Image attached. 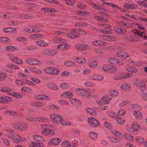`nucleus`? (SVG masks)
Here are the masks:
<instances>
[{
    "label": "nucleus",
    "mask_w": 147,
    "mask_h": 147,
    "mask_svg": "<svg viewBox=\"0 0 147 147\" xmlns=\"http://www.w3.org/2000/svg\"><path fill=\"white\" fill-rule=\"evenodd\" d=\"M87 33L84 30L74 29L72 30L70 34L67 35L68 37L71 38H76L79 37L80 34H86Z\"/></svg>",
    "instance_id": "f257e3e1"
},
{
    "label": "nucleus",
    "mask_w": 147,
    "mask_h": 147,
    "mask_svg": "<svg viewBox=\"0 0 147 147\" xmlns=\"http://www.w3.org/2000/svg\"><path fill=\"white\" fill-rule=\"evenodd\" d=\"M50 118L54 123H60L62 125H67L66 123L64 121L62 116L58 114H53L51 115Z\"/></svg>",
    "instance_id": "f03ea898"
},
{
    "label": "nucleus",
    "mask_w": 147,
    "mask_h": 147,
    "mask_svg": "<svg viewBox=\"0 0 147 147\" xmlns=\"http://www.w3.org/2000/svg\"><path fill=\"white\" fill-rule=\"evenodd\" d=\"M50 126L49 125L44 124L41 125V127L44 128L41 131L42 134H45L46 136L53 135L55 134V131L51 129H49Z\"/></svg>",
    "instance_id": "7ed1b4c3"
},
{
    "label": "nucleus",
    "mask_w": 147,
    "mask_h": 147,
    "mask_svg": "<svg viewBox=\"0 0 147 147\" xmlns=\"http://www.w3.org/2000/svg\"><path fill=\"white\" fill-rule=\"evenodd\" d=\"M12 126L13 128L22 131L26 130L27 127L26 124L22 123H15L12 125Z\"/></svg>",
    "instance_id": "20e7f679"
},
{
    "label": "nucleus",
    "mask_w": 147,
    "mask_h": 147,
    "mask_svg": "<svg viewBox=\"0 0 147 147\" xmlns=\"http://www.w3.org/2000/svg\"><path fill=\"white\" fill-rule=\"evenodd\" d=\"M89 124L92 127H99L100 124L98 121L94 118L92 117L88 119Z\"/></svg>",
    "instance_id": "39448f33"
},
{
    "label": "nucleus",
    "mask_w": 147,
    "mask_h": 147,
    "mask_svg": "<svg viewBox=\"0 0 147 147\" xmlns=\"http://www.w3.org/2000/svg\"><path fill=\"white\" fill-rule=\"evenodd\" d=\"M34 138L35 140H36L38 142L39 145L38 146L40 147H43L44 146V144H42L44 140V138L41 136L39 135H36L34 136Z\"/></svg>",
    "instance_id": "423d86ee"
},
{
    "label": "nucleus",
    "mask_w": 147,
    "mask_h": 147,
    "mask_svg": "<svg viewBox=\"0 0 147 147\" xmlns=\"http://www.w3.org/2000/svg\"><path fill=\"white\" fill-rule=\"evenodd\" d=\"M134 84L136 86L139 87L141 90L144 89L146 87L145 82L142 80L136 79L135 81Z\"/></svg>",
    "instance_id": "0eeeda50"
},
{
    "label": "nucleus",
    "mask_w": 147,
    "mask_h": 147,
    "mask_svg": "<svg viewBox=\"0 0 147 147\" xmlns=\"http://www.w3.org/2000/svg\"><path fill=\"white\" fill-rule=\"evenodd\" d=\"M43 53L46 55L51 56L56 55L57 52L55 51L47 49L44 50Z\"/></svg>",
    "instance_id": "6e6552de"
},
{
    "label": "nucleus",
    "mask_w": 147,
    "mask_h": 147,
    "mask_svg": "<svg viewBox=\"0 0 147 147\" xmlns=\"http://www.w3.org/2000/svg\"><path fill=\"white\" fill-rule=\"evenodd\" d=\"M131 127L132 128V133L134 134H137L138 133L140 127L137 123H133Z\"/></svg>",
    "instance_id": "1a4fd4ad"
},
{
    "label": "nucleus",
    "mask_w": 147,
    "mask_h": 147,
    "mask_svg": "<svg viewBox=\"0 0 147 147\" xmlns=\"http://www.w3.org/2000/svg\"><path fill=\"white\" fill-rule=\"evenodd\" d=\"M90 78L92 80L96 81H101L104 79V77L99 74H94L91 76Z\"/></svg>",
    "instance_id": "9d476101"
},
{
    "label": "nucleus",
    "mask_w": 147,
    "mask_h": 147,
    "mask_svg": "<svg viewBox=\"0 0 147 147\" xmlns=\"http://www.w3.org/2000/svg\"><path fill=\"white\" fill-rule=\"evenodd\" d=\"M109 63L113 64H118V65H123L122 62L119 60H118L117 59L112 58L110 59L109 60Z\"/></svg>",
    "instance_id": "9b49d317"
},
{
    "label": "nucleus",
    "mask_w": 147,
    "mask_h": 147,
    "mask_svg": "<svg viewBox=\"0 0 147 147\" xmlns=\"http://www.w3.org/2000/svg\"><path fill=\"white\" fill-rule=\"evenodd\" d=\"M76 91L78 94L82 96L86 95L88 93V92L86 90L80 88L77 89Z\"/></svg>",
    "instance_id": "f8f14e48"
},
{
    "label": "nucleus",
    "mask_w": 147,
    "mask_h": 147,
    "mask_svg": "<svg viewBox=\"0 0 147 147\" xmlns=\"http://www.w3.org/2000/svg\"><path fill=\"white\" fill-rule=\"evenodd\" d=\"M61 142L60 139L58 138H54L50 140L49 143L51 145H56L58 144Z\"/></svg>",
    "instance_id": "ddd939ff"
},
{
    "label": "nucleus",
    "mask_w": 147,
    "mask_h": 147,
    "mask_svg": "<svg viewBox=\"0 0 147 147\" xmlns=\"http://www.w3.org/2000/svg\"><path fill=\"white\" fill-rule=\"evenodd\" d=\"M47 86L49 88L54 90H57L58 89V87L57 85L51 83H48L47 84Z\"/></svg>",
    "instance_id": "4468645a"
},
{
    "label": "nucleus",
    "mask_w": 147,
    "mask_h": 147,
    "mask_svg": "<svg viewBox=\"0 0 147 147\" xmlns=\"http://www.w3.org/2000/svg\"><path fill=\"white\" fill-rule=\"evenodd\" d=\"M61 96L64 98H71L73 96V94L70 92H66L62 94Z\"/></svg>",
    "instance_id": "2eb2a0df"
},
{
    "label": "nucleus",
    "mask_w": 147,
    "mask_h": 147,
    "mask_svg": "<svg viewBox=\"0 0 147 147\" xmlns=\"http://www.w3.org/2000/svg\"><path fill=\"white\" fill-rule=\"evenodd\" d=\"M13 139L15 142L18 143L24 141L25 139L22 138L20 136L18 135H15Z\"/></svg>",
    "instance_id": "dca6fc26"
},
{
    "label": "nucleus",
    "mask_w": 147,
    "mask_h": 147,
    "mask_svg": "<svg viewBox=\"0 0 147 147\" xmlns=\"http://www.w3.org/2000/svg\"><path fill=\"white\" fill-rule=\"evenodd\" d=\"M12 101V99L10 97L5 96H2V103H8L11 102Z\"/></svg>",
    "instance_id": "f3484780"
},
{
    "label": "nucleus",
    "mask_w": 147,
    "mask_h": 147,
    "mask_svg": "<svg viewBox=\"0 0 147 147\" xmlns=\"http://www.w3.org/2000/svg\"><path fill=\"white\" fill-rule=\"evenodd\" d=\"M89 135L90 138L93 140H96L97 138L98 134L94 132H90Z\"/></svg>",
    "instance_id": "a211bd4d"
},
{
    "label": "nucleus",
    "mask_w": 147,
    "mask_h": 147,
    "mask_svg": "<svg viewBox=\"0 0 147 147\" xmlns=\"http://www.w3.org/2000/svg\"><path fill=\"white\" fill-rule=\"evenodd\" d=\"M125 76V73L119 74L115 76L114 79L116 80H121L124 78Z\"/></svg>",
    "instance_id": "6ab92c4d"
},
{
    "label": "nucleus",
    "mask_w": 147,
    "mask_h": 147,
    "mask_svg": "<svg viewBox=\"0 0 147 147\" xmlns=\"http://www.w3.org/2000/svg\"><path fill=\"white\" fill-rule=\"evenodd\" d=\"M93 45L95 46H102V45L106 44L107 45L106 43L103 41L101 40H95L93 41L92 42Z\"/></svg>",
    "instance_id": "aec40b11"
},
{
    "label": "nucleus",
    "mask_w": 147,
    "mask_h": 147,
    "mask_svg": "<svg viewBox=\"0 0 147 147\" xmlns=\"http://www.w3.org/2000/svg\"><path fill=\"white\" fill-rule=\"evenodd\" d=\"M38 98L37 99L40 100H50V98L48 97L47 96L43 95H39L38 96Z\"/></svg>",
    "instance_id": "412c9836"
},
{
    "label": "nucleus",
    "mask_w": 147,
    "mask_h": 147,
    "mask_svg": "<svg viewBox=\"0 0 147 147\" xmlns=\"http://www.w3.org/2000/svg\"><path fill=\"white\" fill-rule=\"evenodd\" d=\"M141 91L143 93L142 98L143 99L145 100H147V88L146 87L141 90Z\"/></svg>",
    "instance_id": "4be33fe9"
},
{
    "label": "nucleus",
    "mask_w": 147,
    "mask_h": 147,
    "mask_svg": "<svg viewBox=\"0 0 147 147\" xmlns=\"http://www.w3.org/2000/svg\"><path fill=\"white\" fill-rule=\"evenodd\" d=\"M130 109L131 110L138 111L141 109V107L138 105L133 104L130 106Z\"/></svg>",
    "instance_id": "5701e85b"
},
{
    "label": "nucleus",
    "mask_w": 147,
    "mask_h": 147,
    "mask_svg": "<svg viewBox=\"0 0 147 147\" xmlns=\"http://www.w3.org/2000/svg\"><path fill=\"white\" fill-rule=\"evenodd\" d=\"M71 102L75 105L80 106L81 105V102L78 99H71L70 100Z\"/></svg>",
    "instance_id": "b1692460"
},
{
    "label": "nucleus",
    "mask_w": 147,
    "mask_h": 147,
    "mask_svg": "<svg viewBox=\"0 0 147 147\" xmlns=\"http://www.w3.org/2000/svg\"><path fill=\"white\" fill-rule=\"evenodd\" d=\"M107 113L109 116L113 119H116L117 118L116 113L113 111L110 110H108L107 111Z\"/></svg>",
    "instance_id": "393cba45"
},
{
    "label": "nucleus",
    "mask_w": 147,
    "mask_h": 147,
    "mask_svg": "<svg viewBox=\"0 0 147 147\" xmlns=\"http://www.w3.org/2000/svg\"><path fill=\"white\" fill-rule=\"evenodd\" d=\"M69 47V46L68 45L66 44L65 45L62 44L61 45H59L57 47V49H61V50H63L64 49L66 50L67 49L68 47Z\"/></svg>",
    "instance_id": "a878e982"
},
{
    "label": "nucleus",
    "mask_w": 147,
    "mask_h": 147,
    "mask_svg": "<svg viewBox=\"0 0 147 147\" xmlns=\"http://www.w3.org/2000/svg\"><path fill=\"white\" fill-rule=\"evenodd\" d=\"M134 115L138 119L141 118L142 116L141 113L138 111H135L134 113Z\"/></svg>",
    "instance_id": "bb28decb"
},
{
    "label": "nucleus",
    "mask_w": 147,
    "mask_h": 147,
    "mask_svg": "<svg viewBox=\"0 0 147 147\" xmlns=\"http://www.w3.org/2000/svg\"><path fill=\"white\" fill-rule=\"evenodd\" d=\"M123 7L124 8L127 9H134L136 8L135 6L133 4H129L128 3H126L125 4Z\"/></svg>",
    "instance_id": "cd10ccee"
},
{
    "label": "nucleus",
    "mask_w": 147,
    "mask_h": 147,
    "mask_svg": "<svg viewBox=\"0 0 147 147\" xmlns=\"http://www.w3.org/2000/svg\"><path fill=\"white\" fill-rule=\"evenodd\" d=\"M112 132L114 135L117 137L118 138L120 139H122L123 136L120 132L115 131H113Z\"/></svg>",
    "instance_id": "c85d7f7f"
},
{
    "label": "nucleus",
    "mask_w": 147,
    "mask_h": 147,
    "mask_svg": "<svg viewBox=\"0 0 147 147\" xmlns=\"http://www.w3.org/2000/svg\"><path fill=\"white\" fill-rule=\"evenodd\" d=\"M31 105L35 107H41L45 105L42 103L39 102H34L31 104Z\"/></svg>",
    "instance_id": "c756f323"
},
{
    "label": "nucleus",
    "mask_w": 147,
    "mask_h": 147,
    "mask_svg": "<svg viewBox=\"0 0 147 147\" xmlns=\"http://www.w3.org/2000/svg\"><path fill=\"white\" fill-rule=\"evenodd\" d=\"M36 43L38 45L42 47L46 46L48 45L43 40L37 41Z\"/></svg>",
    "instance_id": "7c9ffc66"
},
{
    "label": "nucleus",
    "mask_w": 147,
    "mask_h": 147,
    "mask_svg": "<svg viewBox=\"0 0 147 147\" xmlns=\"http://www.w3.org/2000/svg\"><path fill=\"white\" fill-rule=\"evenodd\" d=\"M114 30L115 32L119 34H122L125 32V30H122L121 28L117 26L115 27V28Z\"/></svg>",
    "instance_id": "2f4dec72"
},
{
    "label": "nucleus",
    "mask_w": 147,
    "mask_h": 147,
    "mask_svg": "<svg viewBox=\"0 0 147 147\" xmlns=\"http://www.w3.org/2000/svg\"><path fill=\"white\" fill-rule=\"evenodd\" d=\"M104 39L109 41H114L115 40V38L112 37L111 36H108L107 35H104L103 36Z\"/></svg>",
    "instance_id": "473e14b6"
},
{
    "label": "nucleus",
    "mask_w": 147,
    "mask_h": 147,
    "mask_svg": "<svg viewBox=\"0 0 147 147\" xmlns=\"http://www.w3.org/2000/svg\"><path fill=\"white\" fill-rule=\"evenodd\" d=\"M51 74L53 75H57L60 74L59 70L56 68L52 67Z\"/></svg>",
    "instance_id": "72a5a7b5"
},
{
    "label": "nucleus",
    "mask_w": 147,
    "mask_h": 147,
    "mask_svg": "<svg viewBox=\"0 0 147 147\" xmlns=\"http://www.w3.org/2000/svg\"><path fill=\"white\" fill-rule=\"evenodd\" d=\"M75 61H76L79 63H84L86 62L85 59L82 57L77 58Z\"/></svg>",
    "instance_id": "f704fd0d"
},
{
    "label": "nucleus",
    "mask_w": 147,
    "mask_h": 147,
    "mask_svg": "<svg viewBox=\"0 0 147 147\" xmlns=\"http://www.w3.org/2000/svg\"><path fill=\"white\" fill-rule=\"evenodd\" d=\"M16 28H11L10 27H7L3 29V31L6 32H12L15 31Z\"/></svg>",
    "instance_id": "c9c22d12"
},
{
    "label": "nucleus",
    "mask_w": 147,
    "mask_h": 147,
    "mask_svg": "<svg viewBox=\"0 0 147 147\" xmlns=\"http://www.w3.org/2000/svg\"><path fill=\"white\" fill-rule=\"evenodd\" d=\"M63 144H64V147H76L74 145H71L70 144L69 142L67 141H65L63 142L62 143Z\"/></svg>",
    "instance_id": "e433bc0d"
},
{
    "label": "nucleus",
    "mask_w": 147,
    "mask_h": 147,
    "mask_svg": "<svg viewBox=\"0 0 147 147\" xmlns=\"http://www.w3.org/2000/svg\"><path fill=\"white\" fill-rule=\"evenodd\" d=\"M7 51L10 52L14 51L17 50L15 47L12 46H7L6 47Z\"/></svg>",
    "instance_id": "4c0bfd02"
},
{
    "label": "nucleus",
    "mask_w": 147,
    "mask_h": 147,
    "mask_svg": "<svg viewBox=\"0 0 147 147\" xmlns=\"http://www.w3.org/2000/svg\"><path fill=\"white\" fill-rule=\"evenodd\" d=\"M127 70L129 72L133 73H137L138 72V70L136 68L132 67L130 66L127 69Z\"/></svg>",
    "instance_id": "58836bf2"
},
{
    "label": "nucleus",
    "mask_w": 147,
    "mask_h": 147,
    "mask_svg": "<svg viewBox=\"0 0 147 147\" xmlns=\"http://www.w3.org/2000/svg\"><path fill=\"white\" fill-rule=\"evenodd\" d=\"M37 120L40 122H49L50 121L48 119L43 117L37 118Z\"/></svg>",
    "instance_id": "ea45409f"
},
{
    "label": "nucleus",
    "mask_w": 147,
    "mask_h": 147,
    "mask_svg": "<svg viewBox=\"0 0 147 147\" xmlns=\"http://www.w3.org/2000/svg\"><path fill=\"white\" fill-rule=\"evenodd\" d=\"M120 88L121 89L126 90L130 88V86L129 84H125L121 85Z\"/></svg>",
    "instance_id": "a19ab883"
},
{
    "label": "nucleus",
    "mask_w": 147,
    "mask_h": 147,
    "mask_svg": "<svg viewBox=\"0 0 147 147\" xmlns=\"http://www.w3.org/2000/svg\"><path fill=\"white\" fill-rule=\"evenodd\" d=\"M98 62L95 61H91L89 63V65L92 68H94L97 66Z\"/></svg>",
    "instance_id": "79ce46f5"
},
{
    "label": "nucleus",
    "mask_w": 147,
    "mask_h": 147,
    "mask_svg": "<svg viewBox=\"0 0 147 147\" xmlns=\"http://www.w3.org/2000/svg\"><path fill=\"white\" fill-rule=\"evenodd\" d=\"M7 77L6 74L4 73L0 72V81H3L5 80Z\"/></svg>",
    "instance_id": "37998d69"
},
{
    "label": "nucleus",
    "mask_w": 147,
    "mask_h": 147,
    "mask_svg": "<svg viewBox=\"0 0 147 147\" xmlns=\"http://www.w3.org/2000/svg\"><path fill=\"white\" fill-rule=\"evenodd\" d=\"M64 64L67 67H73L75 65V63L71 61H68L65 62Z\"/></svg>",
    "instance_id": "c03bdc74"
},
{
    "label": "nucleus",
    "mask_w": 147,
    "mask_h": 147,
    "mask_svg": "<svg viewBox=\"0 0 147 147\" xmlns=\"http://www.w3.org/2000/svg\"><path fill=\"white\" fill-rule=\"evenodd\" d=\"M84 84L85 86H89L90 87H94L95 86V84L92 82L87 81L84 83Z\"/></svg>",
    "instance_id": "a18cd8bd"
},
{
    "label": "nucleus",
    "mask_w": 147,
    "mask_h": 147,
    "mask_svg": "<svg viewBox=\"0 0 147 147\" xmlns=\"http://www.w3.org/2000/svg\"><path fill=\"white\" fill-rule=\"evenodd\" d=\"M124 136L125 137V139L128 140H133L134 139L133 137L130 134H125L124 135Z\"/></svg>",
    "instance_id": "49530a36"
},
{
    "label": "nucleus",
    "mask_w": 147,
    "mask_h": 147,
    "mask_svg": "<svg viewBox=\"0 0 147 147\" xmlns=\"http://www.w3.org/2000/svg\"><path fill=\"white\" fill-rule=\"evenodd\" d=\"M12 61L17 64H22L23 63L22 61L17 57H15L14 59L12 60Z\"/></svg>",
    "instance_id": "de8ad7c7"
},
{
    "label": "nucleus",
    "mask_w": 147,
    "mask_h": 147,
    "mask_svg": "<svg viewBox=\"0 0 147 147\" xmlns=\"http://www.w3.org/2000/svg\"><path fill=\"white\" fill-rule=\"evenodd\" d=\"M33 33H38L40 32V30L39 28H38V26L36 25L32 26Z\"/></svg>",
    "instance_id": "09e8293b"
},
{
    "label": "nucleus",
    "mask_w": 147,
    "mask_h": 147,
    "mask_svg": "<svg viewBox=\"0 0 147 147\" xmlns=\"http://www.w3.org/2000/svg\"><path fill=\"white\" fill-rule=\"evenodd\" d=\"M116 119L117 122L119 124H123L125 122V121L121 117H117V118Z\"/></svg>",
    "instance_id": "8fccbe9b"
},
{
    "label": "nucleus",
    "mask_w": 147,
    "mask_h": 147,
    "mask_svg": "<svg viewBox=\"0 0 147 147\" xmlns=\"http://www.w3.org/2000/svg\"><path fill=\"white\" fill-rule=\"evenodd\" d=\"M16 40L18 42H25L26 41L27 39L24 37H19L16 38Z\"/></svg>",
    "instance_id": "3c124183"
},
{
    "label": "nucleus",
    "mask_w": 147,
    "mask_h": 147,
    "mask_svg": "<svg viewBox=\"0 0 147 147\" xmlns=\"http://www.w3.org/2000/svg\"><path fill=\"white\" fill-rule=\"evenodd\" d=\"M9 39L7 38L2 37L0 38V43H2L4 42H8Z\"/></svg>",
    "instance_id": "603ef678"
},
{
    "label": "nucleus",
    "mask_w": 147,
    "mask_h": 147,
    "mask_svg": "<svg viewBox=\"0 0 147 147\" xmlns=\"http://www.w3.org/2000/svg\"><path fill=\"white\" fill-rule=\"evenodd\" d=\"M104 125L105 127L109 129H112L111 124L107 122H105L104 123Z\"/></svg>",
    "instance_id": "864d4df0"
},
{
    "label": "nucleus",
    "mask_w": 147,
    "mask_h": 147,
    "mask_svg": "<svg viewBox=\"0 0 147 147\" xmlns=\"http://www.w3.org/2000/svg\"><path fill=\"white\" fill-rule=\"evenodd\" d=\"M92 7L94 8V9H96L97 10H105V9L101 7L98 6V5H96L95 4L93 3L92 4Z\"/></svg>",
    "instance_id": "5fc2aeb1"
},
{
    "label": "nucleus",
    "mask_w": 147,
    "mask_h": 147,
    "mask_svg": "<svg viewBox=\"0 0 147 147\" xmlns=\"http://www.w3.org/2000/svg\"><path fill=\"white\" fill-rule=\"evenodd\" d=\"M136 23L133 22V23H129L127 24L126 23L124 24V26H125L126 28H131L133 27V24H135Z\"/></svg>",
    "instance_id": "6e6d98bb"
},
{
    "label": "nucleus",
    "mask_w": 147,
    "mask_h": 147,
    "mask_svg": "<svg viewBox=\"0 0 147 147\" xmlns=\"http://www.w3.org/2000/svg\"><path fill=\"white\" fill-rule=\"evenodd\" d=\"M100 31L102 32L103 33L106 34H110L111 33V30L105 28L103 30H101Z\"/></svg>",
    "instance_id": "4d7b16f0"
},
{
    "label": "nucleus",
    "mask_w": 147,
    "mask_h": 147,
    "mask_svg": "<svg viewBox=\"0 0 147 147\" xmlns=\"http://www.w3.org/2000/svg\"><path fill=\"white\" fill-rule=\"evenodd\" d=\"M110 67H111V65H105L103 66L102 68L105 72H107L109 71L110 68H110Z\"/></svg>",
    "instance_id": "13d9d810"
},
{
    "label": "nucleus",
    "mask_w": 147,
    "mask_h": 147,
    "mask_svg": "<svg viewBox=\"0 0 147 147\" xmlns=\"http://www.w3.org/2000/svg\"><path fill=\"white\" fill-rule=\"evenodd\" d=\"M110 95L112 96H116L118 94V92L117 90H112L110 92Z\"/></svg>",
    "instance_id": "bf43d9fd"
},
{
    "label": "nucleus",
    "mask_w": 147,
    "mask_h": 147,
    "mask_svg": "<svg viewBox=\"0 0 147 147\" xmlns=\"http://www.w3.org/2000/svg\"><path fill=\"white\" fill-rule=\"evenodd\" d=\"M24 30L26 32L29 33H33L32 26L30 27L26 28L24 29Z\"/></svg>",
    "instance_id": "052dcab7"
},
{
    "label": "nucleus",
    "mask_w": 147,
    "mask_h": 147,
    "mask_svg": "<svg viewBox=\"0 0 147 147\" xmlns=\"http://www.w3.org/2000/svg\"><path fill=\"white\" fill-rule=\"evenodd\" d=\"M30 70L36 73L39 74H41L42 73V72L41 70L32 67L30 69Z\"/></svg>",
    "instance_id": "680f3d73"
},
{
    "label": "nucleus",
    "mask_w": 147,
    "mask_h": 147,
    "mask_svg": "<svg viewBox=\"0 0 147 147\" xmlns=\"http://www.w3.org/2000/svg\"><path fill=\"white\" fill-rule=\"evenodd\" d=\"M65 3L69 5H73L74 3V1L73 0H65Z\"/></svg>",
    "instance_id": "e2e57ef3"
},
{
    "label": "nucleus",
    "mask_w": 147,
    "mask_h": 147,
    "mask_svg": "<svg viewBox=\"0 0 147 147\" xmlns=\"http://www.w3.org/2000/svg\"><path fill=\"white\" fill-rule=\"evenodd\" d=\"M20 18L24 19H30L32 18V16L29 15V14L24 15L22 16Z\"/></svg>",
    "instance_id": "0e129e2a"
},
{
    "label": "nucleus",
    "mask_w": 147,
    "mask_h": 147,
    "mask_svg": "<svg viewBox=\"0 0 147 147\" xmlns=\"http://www.w3.org/2000/svg\"><path fill=\"white\" fill-rule=\"evenodd\" d=\"M120 139L119 138L111 137L110 138V140L113 142H119Z\"/></svg>",
    "instance_id": "69168bd1"
},
{
    "label": "nucleus",
    "mask_w": 147,
    "mask_h": 147,
    "mask_svg": "<svg viewBox=\"0 0 147 147\" xmlns=\"http://www.w3.org/2000/svg\"><path fill=\"white\" fill-rule=\"evenodd\" d=\"M16 84L18 86L20 85H24L25 84L23 82L20 80H16L15 81Z\"/></svg>",
    "instance_id": "338daca9"
},
{
    "label": "nucleus",
    "mask_w": 147,
    "mask_h": 147,
    "mask_svg": "<svg viewBox=\"0 0 147 147\" xmlns=\"http://www.w3.org/2000/svg\"><path fill=\"white\" fill-rule=\"evenodd\" d=\"M33 65H39L41 64V63L37 59H33Z\"/></svg>",
    "instance_id": "774afa93"
}]
</instances>
